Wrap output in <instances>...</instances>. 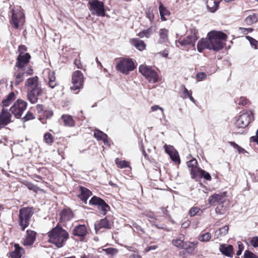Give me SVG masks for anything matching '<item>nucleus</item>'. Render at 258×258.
<instances>
[{
	"mask_svg": "<svg viewBox=\"0 0 258 258\" xmlns=\"http://www.w3.org/2000/svg\"><path fill=\"white\" fill-rule=\"evenodd\" d=\"M25 86L27 89V98L32 104L36 103L38 97L41 96L43 90L38 82L37 76L28 78L25 83Z\"/></svg>",
	"mask_w": 258,
	"mask_h": 258,
	"instance_id": "nucleus-1",
	"label": "nucleus"
},
{
	"mask_svg": "<svg viewBox=\"0 0 258 258\" xmlns=\"http://www.w3.org/2000/svg\"><path fill=\"white\" fill-rule=\"evenodd\" d=\"M48 241L58 248L62 247L69 237L67 231L58 225L48 233Z\"/></svg>",
	"mask_w": 258,
	"mask_h": 258,
	"instance_id": "nucleus-2",
	"label": "nucleus"
},
{
	"mask_svg": "<svg viewBox=\"0 0 258 258\" xmlns=\"http://www.w3.org/2000/svg\"><path fill=\"white\" fill-rule=\"evenodd\" d=\"M210 49L219 51L224 46L223 41L225 40L227 35L220 31L211 32L208 34Z\"/></svg>",
	"mask_w": 258,
	"mask_h": 258,
	"instance_id": "nucleus-3",
	"label": "nucleus"
},
{
	"mask_svg": "<svg viewBox=\"0 0 258 258\" xmlns=\"http://www.w3.org/2000/svg\"><path fill=\"white\" fill-rule=\"evenodd\" d=\"M33 214L32 208H23L19 210L18 222L22 230H24L28 226L30 218Z\"/></svg>",
	"mask_w": 258,
	"mask_h": 258,
	"instance_id": "nucleus-4",
	"label": "nucleus"
},
{
	"mask_svg": "<svg viewBox=\"0 0 258 258\" xmlns=\"http://www.w3.org/2000/svg\"><path fill=\"white\" fill-rule=\"evenodd\" d=\"M139 72L150 83H155L158 80V73L151 67L142 64L139 67Z\"/></svg>",
	"mask_w": 258,
	"mask_h": 258,
	"instance_id": "nucleus-5",
	"label": "nucleus"
},
{
	"mask_svg": "<svg viewBox=\"0 0 258 258\" xmlns=\"http://www.w3.org/2000/svg\"><path fill=\"white\" fill-rule=\"evenodd\" d=\"M88 7L93 15L102 17L105 16L104 4L103 2L98 0H90Z\"/></svg>",
	"mask_w": 258,
	"mask_h": 258,
	"instance_id": "nucleus-6",
	"label": "nucleus"
},
{
	"mask_svg": "<svg viewBox=\"0 0 258 258\" xmlns=\"http://www.w3.org/2000/svg\"><path fill=\"white\" fill-rule=\"evenodd\" d=\"M116 70L124 74H127L133 71L135 66L133 61L130 58H121L116 66Z\"/></svg>",
	"mask_w": 258,
	"mask_h": 258,
	"instance_id": "nucleus-7",
	"label": "nucleus"
},
{
	"mask_svg": "<svg viewBox=\"0 0 258 258\" xmlns=\"http://www.w3.org/2000/svg\"><path fill=\"white\" fill-rule=\"evenodd\" d=\"M14 69L15 72L14 76L15 78V84L17 85L23 82L25 77L28 75H31L33 73V71L31 68L24 69L15 67Z\"/></svg>",
	"mask_w": 258,
	"mask_h": 258,
	"instance_id": "nucleus-8",
	"label": "nucleus"
},
{
	"mask_svg": "<svg viewBox=\"0 0 258 258\" xmlns=\"http://www.w3.org/2000/svg\"><path fill=\"white\" fill-rule=\"evenodd\" d=\"M197 30L196 29L191 31V34L187 36L185 38H179L177 41H176V45L178 46L177 44H179L181 46L186 47L189 45L194 46L196 41L198 37L197 36Z\"/></svg>",
	"mask_w": 258,
	"mask_h": 258,
	"instance_id": "nucleus-9",
	"label": "nucleus"
},
{
	"mask_svg": "<svg viewBox=\"0 0 258 258\" xmlns=\"http://www.w3.org/2000/svg\"><path fill=\"white\" fill-rule=\"evenodd\" d=\"M27 106V103L26 101L18 100L10 108V110L16 118H20Z\"/></svg>",
	"mask_w": 258,
	"mask_h": 258,
	"instance_id": "nucleus-10",
	"label": "nucleus"
},
{
	"mask_svg": "<svg viewBox=\"0 0 258 258\" xmlns=\"http://www.w3.org/2000/svg\"><path fill=\"white\" fill-rule=\"evenodd\" d=\"M84 79L83 75L80 71L74 72L72 75L73 86L71 87V89L73 91H76L82 88Z\"/></svg>",
	"mask_w": 258,
	"mask_h": 258,
	"instance_id": "nucleus-11",
	"label": "nucleus"
},
{
	"mask_svg": "<svg viewBox=\"0 0 258 258\" xmlns=\"http://www.w3.org/2000/svg\"><path fill=\"white\" fill-rule=\"evenodd\" d=\"M30 58L31 56L28 53L20 52L17 58L15 67L24 69L31 68L28 65Z\"/></svg>",
	"mask_w": 258,
	"mask_h": 258,
	"instance_id": "nucleus-12",
	"label": "nucleus"
},
{
	"mask_svg": "<svg viewBox=\"0 0 258 258\" xmlns=\"http://www.w3.org/2000/svg\"><path fill=\"white\" fill-rule=\"evenodd\" d=\"M25 22L24 14L20 10L12 11L11 23L13 27L17 29L23 25Z\"/></svg>",
	"mask_w": 258,
	"mask_h": 258,
	"instance_id": "nucleus-13",
	"label": "nucleus"
},
{
	"mask_svg": "<svg viewBox=\"0 0 258 258\" xmlns=\"http://www.w3.org/2000/svg\"><path fill=\"white\" fill-rule=\"evenodd\" d=\"M251 116L253 117L252 112H243L240 115L235 123L236 125L238 128H245L249 123L251 120Z\"/></svg>",
	"mask_w": 258,
	"mask_h": 258,
	"instance_id": "nucleus-14",
	"label": "nucleus"
},
{
	"mask_svg": "<svg viewBox=\"0 0 258 258\" xmlns=\"http://www.w3.org/2000/svg\"><path fill=\"white\" fill-rule=\"evenodd\" d=\"M90 205L97 206L98 208L101 209L103 215H105L110 209L109 206L102 199L96 196L93 197L89 201Z\"/></svg>",
	"mask_w": 258,
	"mask_h": 258,
	"instance_id": "nucleus-15",
	"label": "nucleus"
},
{
	"mask_svg": "<svg viewBox=\"0 0 258 258\" xmlns=\"http://www.w3.org/2000/svg\"><path fill=\"white\" fill-rule=\"evenodd\" d=\"M12 122V115L7 110L3 109L0 113V129Z\"/></svg>",
	"mask_w": 258,
	"mask_h": 258,
	"instance_id": "nucleus-16",
	"label": "nucleus"
},
{
	"mask_svg": "<svg viewBox=\"0 0 258 258\" xmlns=\"http://www.w3.org/2000/svg\"><path fill=\"white\" fill-rule=\"evenodd\" d=\"M226 200L225 193L223 192L219 194H215L211 196L208 199V202L211 205H213L216 203L223 204Z\"/></svg>",
	"mask_w": 258,
	"mask_h": 258,
	"instance_id": "nucleus-17",
	"label": "nucleus"
},
{
	"mask_svg": "<svg viewBox=\"0 0 258 258\" xmlns=\"http://www.w3.org/2000/svg\"><path fill=\"white\" fill-rule=\"evenodd\" d=\"M172 243L174 246L180 248L191 247L195 246L197 244L195 242H190L188 243V245H187L188 243L187 242H184L183 236L179 238L173 239L172 241Z\"/></svg>",
	"mask_w": 258,
	"mask_h": 258,
	"instance_id": "nucleus-18",
	"label": "nucleus"
},
{
	"mask_svg": "<svg viewBox=\"0 0 258 258\" xmlns=\"http://www.w3.org/2000/svg\"><path fill=\"white\" fill-rule=\"evenodd\" d=\"M220 251L223 255L232 257L234 254L232 245L226 244H221L219 247Z\"/></svg>",
	"mask_w": 258,
	"mask_h": 258,
	"instance_id": "nucleus-19",
	"label": "nucleus"
},
{
	"mask_svg": "<svg viewBox=\"0 0 258 258\" xmlns=\"http://www.w3.org/2000/svg\"><path fill=\"white\" fill-rule=\"evenodd\" d=\"M187 165L190 168V174L192 178L197 177V172L200 169L198 167V162L196 159H193L187 162Z\"/></svg>",
	"mask_w": 258,
	"mask_h": 258,
	"instance_id": "nucleus-20",
	"label": "nucleus"
},
{
	"mask_svg": "<svg viewBox=\"0 0 258 258\" xmlns=\"http://www.w3.org/2000/svg\"><path fill=\"white\" fill-rule=\"evenodd\" d=\"M165 152L168 154L172 161L177 162L179 161V155L177 152L174 150L172 146L165 145L164 146Z\"/></svg>",
	"mask_w": 258,
	"mask_h": 258,
	"instance_id": "nucleus-21",
	"label": "nucleus"
},
{
	"mask_svg": "<svg viewBox=\"0 0 258 258\" xmlns=\"http://www.w3.org/2000/svg\"><path fill=\"white\" fill-rule=\"evenodd\" d=\"M14 250L10 253V256L11 258H21L25 252V250L19 244H15Z\"/></svg>",
	"mask_w": 258,
	"mask_h": 258,
	"instance_id": "nucleus-22",
	"label": "nucleus"
},
{
	"mask_svg": "<svg viewBox=\"0 0 258 258\" xmlns=\"http://www.w3.org/2000/svg\"><path fill=\"white\" fill-rule=\"evenodd\" d=\"M168 30L165 28H162L159 30V39L158 42L159 43L163 44L168 42Z\"/></svg>",
	"mask_w": 258,
	"mask_h": 258,
	"instance_id": "nucleus-23",
	"label": "nucleus"
},
{
	"mask_svg": "<svg viewBox=\"0 0 258 258\" xmlns=\"http://www.w3.org/2000/svg\"><path fill=\"white\" fill-rule=\"evenodd\" d=\"M111 227L112 224L106 218L101 219L98 223L95 224V229L96 233L101 228L110 229Z\"/></svg>",
	"mask_w": 258,
	"mask_h": 258,
	"instance_id": "nucleus-24",
	"label": "nucleus"
},
{
	"mask_svg": "<svg viewBox=\"0 0 258 258\" xmlns=\"http://www.w3.org/2000/svg\"><path fill=\"white\" fill-rule=\"evenodd\" d=\"M36 234V232L33 231L27 230L26 239L24 241V244L25 245H32L35 240Z\"/></svg>",
	"mask_w": 258,
	"mask_h": 258,
	"instance_id": "nucleus-25",
	"label": "nucleus"
},
{
	"mask_svg": "<svg viewBox=\"0 0 258 258\" xmlns=\"http://www.w3.org/2000/svg\"><path fill=\"white\" fill-rule=\"evenodd\" d=\"M222 0H208L207 2V7L211 13L215 12L219 8L220 3Z\"/></svg>",
	"mask_w": 258,
	"mask_h": 258,
	"instance_id": "nucleus-26",
	"label": "nucleus"
},
{
	"mask_svg": "<svg viewBox=\"0 0 258 258\" xmlns=\"http://www.w3.org/2000/svg\"><path fill=\"white\" fill-rule=\"evenodd\" d=\"M87 233V228L84 225H80L76 227L73 230V234L75 236L83 237Z\"/></svg>",
	"mask_w": 258,
	"mask_h": 258,
	"instance_id": "nucleus-27",
	"label": "nucleus"
},
{
	"mask_svg": "<svg viewBox=\"0 0 258 258\" xmlns=\"http://www.w3.org/2000/svg\"><path fill=\"white\" fill-rule=\"evenodd\" d=\"M205 49H210L208 38H202L198 43L197 49L199 52H202Z\"/></svg>",
	"mask_w": 258,
	"mask_h": 258,
	"instance_id": "nucleus-28",
	"label": "nucleus"
},
{
	"mask_svg": "<svg viewBox=\"0 0 258 258\" xmlns=\"http://www.w3.org/2000/svg\"><path fill=\"white\" fill-rule=\"evenodd\" d=\"M64 125L69 127L74 126L75 124V121L72 116L69 114H63L61 117Z\"/></svg>",
	"mask_w": 258,
	"mask_h": 258,
	"instance_id": "nucleus-29",
	"label": "nucleus"
},
{
	"mask_svg": "<svg viewBox=\"0 0 258 258\" xmlns=\"http://www.w3.org/2000/svg\"><path fill=\"white\" fill-rule=\"evenodd\" d=\"M94 136L97 140L102 141L105 144L108 143L107 135L99 130L95 129L94 131Z\"/></svg>",
	"mask_w": 258,
	"mask_h": 258,
	"instance_id": "nucleus-30",
	"label": "nucleus"
},
{
	"mask_svg": "<svg viewBox=\"0 0 258 258\" xmlns=\"http://www.w3.org/2000/svg\"><path fill=\"white\" fill-rule=\"evenodd\" d=\"M80 191L81 194L79 195V197L86 203L88 199L91 196L92 192L88 189L84 187H81Z\"/></svg>",
	"mask_w": 258,
	"mask_h": 258,
	"instance_id": "nucleus-31",
	"label": "nucleus"
},
{
	"mask_svg": "<svg viewBox=\"0 0 258 258\" xmlns=\"http://www.w3.org/2000/svg\"><path fill=\"white\" fill-rule=\"evenodd\" d=\"M131 43L140 51H142L146 48V44L144 41L137 38L133 39L131 40Z\"/></svg>",
	"mask_w": 258,
	"mask_h": 258,
	"instance_id": "nucleus-32",
	"label": "nucleus"
},
{
	"mask_svg": "<svg viewBox=\"0 0 258 258\" xmlns=\"http://www.w3.org/2000/svg\"><path fill=\"white\" fill-rule=\"evenodd\" d=\"M229 230L228 226H225L222 228H219V229L215 231L214 233L215 239H219L221 237L227 234Z\"/></svg>",
	"mask_w": 258,
	"mask_h": 258,
	"instance_id": "nucleus-33",
	"label": "nucleus"
},
{
	"mask_svg": "<svg viewBox=\"0 0 258 258\" xmlns=\"http://www.w3.org/2000/svg\"><path fill=\"white\" fill-rule=\"evenodd\" d=\"M72 217V213L70 210H63L60 213V220L61 221L70 220Z\"/></svg>",
	"mask_w": 258,
	"mask_h": 258,
	"instance_id": "nucleus-34",
	"label": "nucleus"
},
{
	"mask_svg": "<svg viewBox=\"0 0 258 258\" xmlns=\"http://www.w3.org/2000/svg\"><path fill=\"white\" fill-rule=\"evenodd\" d=\"M200 177H203L207 180H211V176L210 174L208 172L205 171V170L201 168L197 172V177L196 178H192L197 181Z\"/></svg>",
	"mask_w": 258,
	"mask_h": 258,
	"instance_id": "nucleus-35",
	"label": "nucleus"
},
{
	"mask_svg": "<svg viewBox=\"0 0 258 258\" xmlns=\"http://www.w3.org/2000/svg\"><path fill=\"white\" fill-rule=\"evenodd\" d=\"M159 13L161 17V20L163 21H166V18L165 16H168L170 15V12L165 8L163 5L160 3L159 7Z\"/></svg>",
	"mask_w": 258,
	"mask_h": 258,
	"instance_id": "nucleus-36",
	"label": "nucleus"
},
{
	"mask_svg": "<svg viewBox=\"0 0 258 258\" xmlns=\"http://www.w3.org/2000/svg\"><path fill=\"white\" fill-rule=\"evenodd\" d=\"M48 85L51 88H54L57 84L55 77L54 76V73L53 72H48Z\"/></svg>",
	"mask_w": 258,
	"mask_h": 258,
	"instance_id": "nucleus-37",
	"label": "nucleus"
},
{
	"mask_svg": "<svg viewBox=\"0 0 258 258\" xmlns=\"http://www.w3.org/2000/svg\"><path fill=\"white\" fill-rule=\"evenodd\" d=\"M258 21V16L255 14L248 16L245 19V22L248 25H250Z\"/></svg>",
	"mask_w": 258,
	"mask_h": 258,
	"instance_id": "nucleus-38",
	"label": "nucleus"
},
{
	"mask_svg": "<svg viewBox=\"0 0 258 258\" xmlns=\"http://www.w3.org/2000/svg\"><path fill=\"white\" fill-rule=\"evenodd\" d=\"M15 99V94L14 92H11L7 97L6 99L2 101V106L3 107H7Z\"/></svg>",
	"mask_w": 258,
	"mask_h": 258,
	"instance_id": "nucleus-39",
	"label": "nucleus"
},
{
	"mask_svg": "<svg viewBox=\"0 0 258 258\" xmlns=\"http://www.w3.org/2000/svg\"><path fill=\"white\" fill-rule=\"evenodd\" d=\"M152 34V29L149 28L146 30L140 32L138 34V36L141 38L146 37L149 38Z\"/></svg>",
	"mask_w": 258,
	"mask_h": 258,
	"instance_id": "nucleus-40",
	"label": "nucleus"
},
{
	"mask_svg": "<svg viewBox=\"0 0 258 258\" xmlns=\"http://www.w3.org/2000/svg\"><path fill=\"white\" fill-rule=\"evenodd\" d=\"M211 238V234L209 232L204 233L199 237V240L201 242H207L210 240Z\"/></svg>",
	"mask_w": 258,
	"mask_h": 258,
	"instance_id": "nucleus-41",
	"label": "nucleus"
},
{
	"mask_svg": "<svg viewBox=\"0 0 258 258\" xmlns=\"http://www.w3.org/2000/svg\"><path fill=\"white\" fill-rule=\"evenodd\" d=\"M23 183L29 189L33 190L35 192H37L39 190V188L37 186L34 185L31 182L25 181Z\"/></svg>",
	"mask_w": 258,
	"mask_h": 258,
	"instance_id": "nucleus-42",
	"label": "nucleus"
},
{
	"mask_svg": "<svg viewBox=\"0 0 258 258\" xmlns=\"http://www.w3.org/2000/svg\"><path fill=\"white\" fill-rule=\"evenodd\" d=\"M115 163L120 168H126L129 166V163L125 160L118 161V159H116Z\"/></svg>",
	"mask_w": 258,
	"mask_h": 258,
	"instance_id": "nucleus-43",
	"label": "nucleus"
},
{
	"mask_svg": "<svg viewBox=\"0 0 258 258\" xmlns=\"http://www.w3.org/2000/svg\"><path fill=\"white\" fill-rule=\"evenodd\" d=\"M103 251H105L106 254H110L111 255H115L118 251L116 248L109 247L107 248H104L102 249Z\"/></svg>",
	"mask_w": 258,
	"mask_h": 258,
	"instance_id": "nucleus-44",
	"label": "nucleus"
},
{
	"mask_svg": "<svg viewBox=\"0 0 258 258\" xmlns=\"http://www.w3.org/2000/svg\"><path fill=\"white\" fill-rule=\"evenodd\" d=\"M246 38L249 41L252 47H253L255 49L258 48V41L249 36H246Z\"/></svg>",
	"mask_w": 258,
	"mask_h": 258,
	"instance_id": "nucleus-45",
	"label": "nucleus"
},
{
	"mask_svg": "<svg viewBox=\"0 0 258 258\" xmlns=\"http://www.w3.org/2000/svg\"><path fill=\"white\" fill-rule=\"evenodd\" d=\"M44 140L47 144H51L53 142L52 135L48 133L44 134Z\"/></svg>",
	"mask_w": 258,
	"mask_h": 258,
	"instance_id": "nucleus-46",
	"label": "nucleus"
},
{
	"mask_svg": "<svg viewBox=\"0 0 258 258\" xmlns=\"http://www.w3.org/2000/svg\"><path fill=\"white\" fill-rule=\"evenodd\" d=\"M200 211V208L198 207L191 208L189 211V215L190 217L196 216Z\"/></svg>",
	"mask_w": 258,
	"mask_h": 258,
	"instance_id": "nucleus-47",
	"label": "nucleus"
},
{
	"mask_svg": "<svg viewBox=\"0 0 258 258\" xmlns=\"http://www.w3.org/2000/svg\"><path fill=\"white\" fill-rule=\"evenodd\" d=\"M236 102L238 105L242 106L247 105L249 102L248 100L244 97H240Z\"/></svg>",
	"mask_w": 258,
	"mask_h": 258,
	"instance_id": "nucleus-48",
	"label": "nucleus"
},
{
	"mask_svg": "<svg viewBox=\"0 0 258 258\" xmlns=\"http://www.w3.org/2000/svg\"><path fill=\"white\" fill-rule=\"evenodd\" d=\"M243 256L244 258H258L256 255L247 250L244 251Z\"/></svg>",
	"mask_w": 258,
	"mask_h": 258,
	"instance_id": "nucleus-49",
	"label": "nucleus"
},
{
	"mask_svg": "<svg viewBox=\"0 0 258 258\" xmlns=\"http://www.w3.org/2000/svg\"><path fill=\"white\" fill-rule=\"evenodd\" d=\"M33 114L31 112H28L22 118V120L23 122H26L29 120L34 118Z\"/></svg>",
	"mask_w": 258,
	"mask_h": 258,
	"instance_id": "nucleus-50",
	"label": "nucleus"
},
{
	"mask_svg": "<svg viewBox=\"0 0 258 258\" xmlns=\"http://www.w3.org/2000/svg\"><path fill=\"white\" fill-rule=\"evenodd\" d=\"M181 90L182 91L183 98H187L188 96H190V95L192 94L191 91L188 90L184 86L182 87Z\"/></svg>",
	"mask_w": 258,
	"mask_h": 258,
	"instance_id": "nucleus-51",
	"label": "nucleus"
},
{
	"mask_svg": "<svg viewBox=\"0 0 258 258\" xmlns=\"http://www.w3.org/2000/svg\"><path fill=\"white\" fill-rule=\"evenodd\" d=\"M250 242L253 247L255 248L258 247V237L254 236L252 237L251 238Z\"/></svg>",
	"mask_w": 258,
	"mask_h": 258,
	"instance_id": "nucleus-52",
	"label": "nucleus"
},
{
	"mask_svg": "<svg viewBox=\"0 0 258 258\" xmlns=\"http://www.w3.org/2000/svg\"><path fill=\"white\" fill-rule=\"evenodd\" d=\"M158 109L161 110L162 115L164 116V109L163 108L157 105H153L151 107V110L152 111H156Z\"/></svg>",
	"mask_w": 258,
	"mask_h": 258,
	"instance_id": "nucleus-53",
	"label": "nucleus"
},
{
	"mask_svg": "<svg viewBox=\"0 0 258 258\" xmlns=\"http://www.w3.org/2000/svg\"><path fill=\"white\" fill-rule=\"evenodd\" d=\"M207 75L204 72L199 73L197 74L196 77L199 81H201L203 79L206 78Z\"/></svg>",
	"mask_w": 258,
	"mask_h": 258,
	"instance_id": "nucleus-54",
	"label": "nucleus"
},
{
	"mask_svg": "<svg viewBox=\"0 0 258 258\" xmlns=\"http://www.w3.org/2000/svg\"><path fill=\"white\" fill-rule=\"evenodd\" d=\"M238 250H237V251L236 252V254L237 255H240L241 254L242 251H243V250L244 249V246L240 242H239L238 243Z\"/></svg>",
	"mask_w": 258,
	"mask_h": 258,
	"instance_id": "nucleus-55",
	"label": "nucleus"
},
{
	"mask_svg": "<svg viewBox=\"0 0 258 258\" xmlns=\"http://www.w3.org/2000/svg\"><path fill=\"white\" fill-rule=\"evenodd\" d=\"M158 247L157 245H151L145 248V251L146 252H148L151 250H155Z\"/></svg>",
	"mask_w": 258,
	"mask_h": 258,
	"instance_id": "nucleus-56",
	"label": "nucleus"
},
{
	"mask_svg": "<svg viewBox=\"0 0 258 258\" xmlns=\"http://www.w3.org/2000/svg\"><path fill=\"white\" fill-rule=\"evenodd\" d=\"M216 213L217 214L222 215L225 213V210H221L220 209V206H218L215 209Z\"/></svg>",
	"mask_w": 258,
	"mask_h": 258,
	"instance_id": "nucleus-57",
	"label": "nucleus"
},
{
	"mask_svg": "<svg viewBox=\"0 0 258 258\" xmlns=\"http://www.w3.org/2000/svg\"><path fill=\"white\" fill-rule=\"evenodd\" d=\"M250 140L254 142L257 143L258 144V130L256 131V136L251 137Z\"/></svg>",
	"mask_w": 258,
	"mask_h": 258,
	"instance_id": "nucleus-58",
	"label": "nucleus"
},
{
	"mask_svg": "<svg viewBox=\"0 0 258 258\" xmlns=\"http://www.w3.org/2000/svg\"><path fill=\"white\" fill-rule=\"evenodd\" d=\"M190 224V222L189 220H186L182 223L181 226L182 228H186L188 227Z\"/></svg>",
	"mask_w": 258,
	"mask_h": 258,
	"instance_id": "nucleus-59",
	"label": "nucleus"
},
{
	"mask_svg": "<svg viewBox=\"0 0 258 258\" xmlns=\"http://www.w3.org/2000/svg\"><path fill=\"white\" fill-rule=\"evenodd\" d=\"M74 64L77 66V67L78 69H82V64L79 60H78L77 59H75L74 60Z\"/></svg>",
	"mask_w": 258,
	"mask_h": 258,
	"instance_id": "nucleus-60",
	"label": "nucleus"
},
{
	"mask_svg": "<svg viewBox=\"0 0 258 258\" xmlns=\"http://www.w3.org/2000/svg\"><path fill=\"white\" fill-rule=\"evenodd\" d=\"M26 47L25 46L21 45L19 47L18 51H19V53H20V52L25 53L24 52L26 51Z\"/></svg>",
	"mask_w": 258,
	"mask_h": 258,
	"instance_id": "nucleus-61",
	"label": "nucleus"
},
{
	"mask_svg": "<svg viewBox=\"0 0 258 258\" xmlns=\"http://www.w3.org/2000/svg\"><path fill=\"white\" fill-rule=\"evenodd\" d=\"M147 16L148 17V18L151 21H152L153 19H154V14L152 13H148L147 14Z\"/></svg>",
	"mask_w": 258,
	"mask_h": 258,
	"instance_id": "nucleus-62",
	"label": "nucleus"
},
{
	"mask_svg": "<svg viewBox=\"0 0 258 258\" xmlns=\"http://www.w3.org/2000/svg\"><path fill=\"white\" fill-rule=\"evenodd\" d=\"M229 144L232 146L235 149H236L237 150L238 149V148L239 147V146L237 144H236L235 142H229Z\"/></svg>",
	"mask_w": 258,
	"mask_h": 258,
	"instance_id": "nucleus-63",
	"label": "nucleus"
},
{
	"mask_svg": "<svg viewBox=\"0 0 258 258\" xmlns=\"http://www.w3.org/2000/svg\"><path fill=\"white\" fill-rule=\"evenodd\" d=\"M148 220L152 224H154V220H155V218L152 215H149L148 216Z\"/></svg>",
	"mask_w": 258,
	"mask_h": 258,
	"instance_id": "nucleus-64",
	"label": "nucleus"
}]
</instances>
